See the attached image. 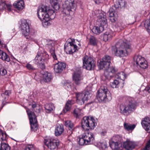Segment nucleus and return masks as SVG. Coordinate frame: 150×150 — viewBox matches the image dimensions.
Here are the masks:
<instances>
[{
    "label": "nucleus",
    "mask_w": 150,
    "mask_h": 150,
    "mask_svg": "<svg viewBox=\"0 0 150 150\" xmlns=\"http://www.w3.org/2000/svg\"><path fill=\"white\" fill-rule=\"evenodd\" d=\"M131 46L129 42L120 40L112 48V51L115 55L119 57L125 56L130 50Z\"/></svg>",
    "instance_id": "obj_1"
},
{
    "label": "nucleus",
    "mask_w": 150,
    "mask_h": 150,
    "mask_svg": "<svg viewBox=\"0 0 150 150\" xmlns=\"http://www.w3.org/2000/svg\"><path fill=\"white\" fill-rule=\"evenodd\" d=\"M111 57L108 55L105 56L101 61H100L98 67L100 69L105 70L104 73V76L107 79H110L112 77L115 73L114 67L110 68L111 64Z\"/></svg>",
    "instance_id": "obj_2"
},
{
    "label": "nucleus",
    "mask_w": 150,
    "mask_h": 150,
    "mask_svg": "<svg viewBox=\"0 0 150 150\" xmlns=\"http://www.w3.org/2000/svg\"><path fill=\"white\" fill-rule=\"evenodd\" d=\"M37 14L40 19L45 18H50L51 19H54L56 14L54 10L49 8V7L45 6H42L39 7L37 11Z\"/></svg>",
    "instance_id": "obj_3"
},
{
    "label": "nucleus",
    "mask_w": 150,
    "mask_h": 150,
    "mask_svg": "<svg viewBox=\"0 0 150 150\" xmlns=\"http://www.w3.org/2000/svg\"><path fill=\"white\" fill-rule=\"evenodd\" d=\"M97 97L98 100L100 101H107L111 99L110 92L105 86H101L98 91Z\"/></svg>",
    "instance_id": "obj_4"
},
{
    "label": "nucleus",
    "mask_w": 150,
    "mask_h": 150,
    "mask_svg": "<svg viewBox=\"0 0 150 150\" xmlns=\"http://www.w3.org/2000/svg\"><path fill=\"white\" fill-rule=\"evenodd\" d=\"M128 105L125 106L123 105L120 106V110L121 113L124 115H128L133 112L136 108V104L134 100L130 98L128 100Z\"/></svg>",
    "instance_id": "obj_5"
},
{
    "label": "nucleus",
    "mask_w": 150,
    "mask_h": 150,
    "mask_svg": "<svg viewBox=\"0 0 150 150\" xmlns=\"http://www.w3.org/2000/svg\"><path fill=\"white\" fill-rule=\"evenodd\" d=\"M63 13L69 15L74 12L76 9V5L74 0H66L62 5Z\"/></svg>",
    "instance_id": "obj_6"
},
{
    "label": "nucleus",
    "mask_w": 150,
    "mask_h": 150,
    "mask_svg": "<svg viewBox=\"0 0 150 150\" xmlns=\"http://www.w3.org/2000/svg\"><path fill=\"white\" fill-rule=\"evenodd\" d=\"M122 137L119 135L114 136L110 141L109 144L110 147L113 150H121L122 149L121 141Z\"/></svg>",
    "instance_id": "obj_7"
},
{
    "label": "nucleus",
    "mask_w": 150,
    "mask_h": 150,
    "mask_svg": "<svg viewBox=\"0 0 150 150\" xmlns=\"http://www.w3.org/2000/svg\"><path fill=\"white\" fill-rule=\"evenodd\" d=\"M94 120L93 117L90 119L88 117H83L81 120L82 127L86 130L93 129L96 125Z\"/></svg>",
    "instance_id": "obj_8"
},
{
    "label": "nucleus",
    "mask_w": 150,
    "mask_h": 150,
    "mask_svg": "<svg viewBox=\"0 0 150 150\" xmlns=\"http://www.w3.org/2000/svg\"><path fill=\"white\" fill-rule=\"evenodd\" d=\"M26 112L29 118L31 130L32 131L35 132L38 129L36 117L35 116V113L31 111L29 108L27 109Z\"/></svg>",
    "instance_id": "obj_9"
},
{
    "label": "nucleus",
    "mask_w": 150,
    "mask_h": 150,
    "mask_svg": "<svg viewBox=\"0 0 150 150\" xmlns=\"http://www.w3.org/2000/svg\"><path fill=\"white\" fill-rule=\"evenodd\" d=\"M83 67L88 70H91L95 67V62L91 57L85 56L83 58Z\"/></svg>",
    "instance_id": "obj_10"
},
{
    "label": "nucleus",
    "mask_w": 150,
    "mask_h": 150,
    "mask_svg": "<svg viewBox=\"0 0 150 150\" xmlns=\"http://www.w3.org/2000/svg\"><path fill=\"white\" fill-rule=\"evenodd\" d=\"M22 34L25 36L27 39L32 40L31 35L30 34V30L29 25L26 21H23L21 25Z\"/></svg>",
    "instance_id": "obj_11"
},
{
    "label": "nucleus",
    "mask_w": 150,
    "mask_h": 150,
    "mask_svg": "<svg viewBox=\"0 0 150 150\" xmlns=\"http://www.w3.org/2000/svg\"><path fill=\"white\" fill-rule=\"evenodd\" d=\"M44 142L45 145L51 150L55 149L59 145V141L53 139H45Z\"/></svg>",
    "instance_id": "obj_12"
},
{
    "label": "nucleus",
    "mask_w": 150,
    "mask_h": 150,
    "mask_svg": "<svg viewBox=\"0 0 150 150\" xmlns=\"http://www.w3.org/2000/svg\"><path fill=\"white\" fill-rule=\"evenodd\" d=\"M83 79L81 70L78 69L73 75V80L76 85H79L82 83Z\"/></svg>",
    "instance_id": "obj_13"
},
{
    "label": "nucleus",
    "mask_w": 150,
    "mask_h": 150,
    "mask_svg": "<svg viewBox=\"0 0 150 150\" xmlns=\"http://www.w3.org/2000/svg\"><path fill=\"white\" fill-rule=\"evenodd\" d=\"M77 46L73 44L72 42H66L64 45V49L67 54H72L77 50Z\"/></svg>",
    "instance_id": "obj_14"
},
{
    "label": "nucleus",
    "mask_w": 150,
    "mask_h": 150,
    "mask_svg": "<svg viewBox=\"0 0 150 150\" xmlns=\"http://www.w3.org/2000/svg\"><path fill=\"white\" fill-rule=\"evenodd\" d=\"M97 22L100 25L107 27V21L106 18V14L105 13H101L97 16Z\"/></svg>",
    "instance_id": "obj_15"
},
{
    "label": "nucleus",
    "mask_w": 150,
    "mask_h": 150,
    "mask_svg": "<svg viewBox=\"0 0 150 150\" xmlns=\"http://www.w3.org/2000/svg\"><path fill=\"white\" fill-rule=\"evenodd\" d=\"M83 137L86 142V145L92 143L94 139L93 134L90 132L84 133L83 135Z\"/></svg>",
    "instance_id": "obj_16"
},
{
    "label": "nucleus",
    "mask_w": 150,
    "mask_h": 150,
    "mask_svg": "<svg viewBox=\"0 0 150 150\" xmlns=\"http://www.w3.org/2000/svg\"><path fill=\"white\" fill-rule=\"evenodd\" d=\"M88 92L85 93H76V101L77 102H80L81 103H84V101L88 99L89 98L88 95Z\"/></svg>",
    "instance_id": "obj_17"
},
{
    "label": "nucleus",
    "mask_w": 150,
    "mask_h": 150,
    "mask_svg": "<svg viewBox=\"0 0 150 150\" xmlns=\"http://www.w3.org/2000/svg\"><path fill=\"white\" fill-rule=\"evenodd\" d=\"M64 125L66 127H68L69 130L67 132V135L69 136H71L75 129L74 124L71 121L67 120L65 122Z\"/></svg>",
    "instance_id": "obj_18"
},
{
    "label": "nucleus",
    "mask_w": 150,
    "mask_h": 150,
    "mask_svg": "<svg viewBox=\"0 0 150 150\" xmlns=\"http://www.w3.org/2000/svg\"><path fill=\"white\" fill-rule=\"evenodd\" d=\"M123 145L124 148L126 150H132L137 146L135 142L129 140H127L124 142Z\"/></svg>",
    "instance_id": "obj_19"
},
{
    "label": "nucleus",
    "mask_w": 150,
    "mask_h": 150,
    "mask_svg": "<svg viewBox=\"0 0 150 150\" xmlns=\"http://www.w3.org/2000/svg\"><path fill=\"white\" fill-rule=\"evenodd\" d=\"M66 65L65 63L61 62L56 64L54 66V71L56 73H59L62 72L65 69Z\"/></svg>",
    "instance_id": "obj_20"
},
{
    "label": "nucleus",
    "mask_w": 150,
    "mask_h": 150,
    "mask_svg": "<svg viewBox=\"0 0 150 150\" xmlns=\"http://www.w3.org/2000/svg\"><path fill=\"white\" fill-rule=\"evenodd\" d=\"M40 76L42 78V80L45 82H48L52 78L51 74L47 71L44 72L43 70L41 71Z\"/></svg>",
    "instance_id": "obj_21"
},
{
    "label": "nucleus",
    "mask_w": 150,
    "mask_h": 150,
    "mask_svg": "<svg viewBox=\"0 0 150 150\" xmlns=\"http://www.w3.org/2000/svg\"><path fill=\"white\" fill-rule=\"evenodd\" d=\"M64 131L63 125L62 124H57L55 128V135L56 136H60Z\"/></svg>",
    "instance_id": "obj_22"
},
{
    "label": "nucleus",
    "mask_w": 150,
    "mask_h": 150,
    "mask_svg": "<svg viewBox=\"0 0 150 150\" xmlns=\"http://www.w3.org/2000/svg\"><path fill=\"white\" fill-rule=\"evenodd\" d=\"M104 27L100 25L99 26H95L92 30V32L95 34L98 35L104 30Z\"/></svg>",
    "instance_id": "obj_23"
},
{
    "label": "nucleus",
    "mask_w": 150,
    "mask_h": 150,
    "mask_svg": "<svg viewBox=\"0 0 150 150\" xmlns=\"http://www.w3.org/2000/svg\"><path fill=\"white\" fill-rule=\"evenodd\" d=\"M73 103L72 101L71 100H69L67 101L65 107L63 109L62 112L65 113L68 112L69 111L71 110V105Z\"/></svg>",
    "instance_id": "obj_24"
},
{
    "label": "nucleus",
    "mask_w": 150,
    "mask_h": 150,
    "mask_svg": "<svg viewBox=\"0 0 150 150\" xmlns=\"http://www.w3.org/2000/svg\"><path fill=\"white\" fill-rule=\"evenodd\" d=\"M11 5L9 4H7L5 1H0V10H1L6 8V7L8 10L10 11L11 10Z\"/></svg>",
    "instance_id": "obj_25"
},
{
    "label": "nucleus",
    "mask_w": 150,
    "mask_h": 150,
    "mask_svg": "<svg viewBox=\"0 0 150 150\" xmlns=\"http://www.w3.org/2000/svg\"><path fill=\"white\" fill-rule=\"evenodd\" d=\"M13 6L19 10L22 9L24 7V3L23 0H18L16 3H14Z\"/></svg>",
    "instance_id": "obj_26"
},
{
    "label": "nucleus",
    "mask_w": 150,
    "mask_h": 150,
    "mask_svg": "<svg viewBox=\"0 0 150 150\" xmlns=\"http://www.w3.org/2000/svg\"><path fill=\"white\" fill-rule=\"evenodd\" d=\"M0 58L7 62L10 61V59L7 54L1 50H0Z\"/></svg>",
    "instance_id": "obj_27"
},
{
    "label": "nucleus",
    "mask_w": 150,
    "mask_h": 150,
    "mask_svg": "<svg viewBox=\"0 0 150 150\" xmlns=\"http://www.w3.org/2000/svg\"><path fill=\"white\" fill-rule=\"evenodd\" d=\"M45 108L46 112L47 113H49L53 110L54 109V107L53 104L48 103L45 105Z\"/></svg>",
    "instance_id": "obj_28"
},
{
    "label": "nucleus",
    "mask_w": 150,
    "mask_h": 150,
    "mask_svg": "<svg viewBox=\"0 0 150 150\" xmlns=\"http://www.w3.org/2000/svg\"><path fill=\"white\" fill-rule=\"evenodd\" d=\"M50 4L53 8L56 10H57L59 8V6L58 4L59 0H50Z\"/></svg>",
    "instance_id": "obj_29"
},
{
    "label": "nucleus",
    "mask_w": 150,
    "mask_h": 150,
    "mask_svg": "<svg viewBox=\"0 0 150 150\" xmlns=\"http://www.w3.org/2000/svg\"><path fill=\"white\" fill-rule=\"evenodd\" d=\"M43 54L40 52H38L37 55L35 58L34 60L37 64H39L41 62H43L45 58L42 57V56Z\"/></svg>",
    "instance_id": "obj_30"
},
{
    "label": "nucleus",
    "mask_w": 150,
    "mask_h": 150,
    "mask_svg": "<svg viewBox=\"0 0 150 150\" xmlns=\"http://www.w3.org/2000/svg\"><path fill=\"white\" fill-rule=\"evenodd\" d=\"M126 4V3L124 1L119 0L116 4H115V6L116 8L120 9L122 7H125Z\"/></svg>",
    "instance_id": "obj_31"
},
{
    "label": "nucleus",
    "mask_w": 150,
    "mask_h": 150,
    "mask_svg": "<svg viewBox=\"0 0 150 150\" xmlns=\"http://www.w3.org/2000/svg\"><path fill=\"white\" fill-rule=\"evenodd\" d=\"M124 126L125 128L127 130H133L135 127L134 124L131 125L129 123H125L124 124Z\"/></svg>",
    "instance_id": "obj_32"
},
{
    "label": "nucleus",
    "mask_w": 150,
    "mask_h": 150,
    "mask_svg": "<svg viewBox=\"0 0 150 150\" xmlns=\"http://www.w3.org/2000/svg\"><path fill=\"white\" fill-rule=\"evenodd\" d=\"M112 36L111 33L109 32H106L104 35H103V39L104 41L106 42L108 40H110Z\"/></svg>",
    "instance_id": "obj_33"
},
{
    "label": "nucleus",
    "mask_w": 150,
    "mask_h": 150,
    "mask_svg": "<svg viewBox=\"0 0 150 150\" xmlns=\"http://www.w3.org/2000/svg\"><path fill=\"white\" fill-rule=\"evenodd\" d=\"M10 147L6 143L2 142L1 144L0 150H10Z\"/></svg>",
    "instance_id": "obj_34"
},
{
    "label": "nucleus",
    "mask_w": 150,
    "mask_h": 150,
    "mask_svg": "<svg viewBox=\"0 0 150 150\" xmlns=\"http://www.w3.org/2000/svg\"><path fill=\"white\" fill-rule=\"evenodd\" d=\"M120 84L119 80H115L111 84V86L113 88H118Z\"/></svg>",
    "instance_id": "obj_35"
},
{
    "label": "nucleus",
    "mask_w": 150,
    "mask_h": 150,
    "mask_svg": "<svg viewBox=\"0 0 150 150\" xmlns=\"http://www.w3.org/2000/svg\"><path fill=\"white\" fill-rule=\"evenodd\" d=\"M77 140L79 145H83L84 144L86 145V142L84 140L83 137V135L80 136L77 139Z\"/></svg>",
    "instance_id": "obj_36"
},
{
    "label": "nucleus",
    "mask_w": 150,
    "mask_h": 150,
    "mask_svg": "<svg viewBox=\"0 0 150 150\" xmlns=\"http://www.w3.org/2000/svg\"><path fill=\"white\" fill-rule=\"evenodd\" d=\"M31 105L33 110L36 112H40V108L37 107V104L35 102H33L32 103Z\"/></svg>",
    "instance_id": "obj_37"
},
{
    "label": "nucleus",
    "mask_w": 150,
    "mask_h": 150,
    "mask_svg": "<svg viewBox=\"0 0 150 150\" xmlns=\"http://www.w3.org/2000/svg\"><path fill=\"white\" fill-rule=\"evenodd\" d=\"M141 124L143 126L146 125H150V119L149 117H145L142 120L141 122Z\"/></svg>",
    "instance_id": "obj_38"
},
{
    "label": "nucleus",
    "mask_w": 150,
    "mask_h": 150,
    "mask_svg": "<svg viewBox=\"0 0 150 150\" xmlns=\"http://www.w3.org/2000/svg\"><path fill=\"white\" fill-rule=\"evenodd\" d=\"M90 44L93 46H95L97 45L96 40L93 36H91L90 38Z\"/></svg>",
    "instance_id": "obj_39"
},
{
    "label": "nucleus",
    "mask_w": 150,
    "mask_h": 150,
    "mask_svg": "<svg viewBox=\"0 0 150 150\" xmlns=\"http://www.w3.org/2000/svg\"><path fill=\"white\" fill-rule=\"evenodd\" d=\"M143 57L140 55L136 56L134 58V64H138L139 62L142 59Z\"/></svg>",
    "instance_id": "obj_40"
},
{
    "label": "nucleus",
    "mask_w": 150,
    "mask_h": 150,
    "mask_svg": "<svg viewBox=\"0 0 150 150\" xmlns=\"http://www.w3.org/2000/svg\"><path fill=\"white\" fill-rule=\"evenodd\" d=\"M6 134L2 130L0 132V139L2 141H5L6 139Z\"/></svg>",
    "instance_id": "obj_41"
},
{
    "label": "nucleus",
    "mask_w": 150,
    "mask_h": 150,
    "mask_svg": "<svg viewBox=\"0 0 150 150\" xmlns=\"http://www.w3.org/2000/svg\"><path fill=\"white\" fill-rule=\"evenodd\" d=\"M81 110L79 108H75L74 110V114L75 116L77 117L81 115Z\"/></svg>",
    "instance_id": "obj_42"
},
{
    "label": "nucleus",
    "mask_w": 150,
    "mask_h": 150,
    "mask_svg": "<svg viewBox=\"0 0 150 150\" xmlns=\"http://www.w3.org/2000/svg\"><path fill=\"white\" fill-rule=\"evenodd\" d=\"M145 27L148 30V32H150V19L148 21H145Z\"/></svg>",
    "instance_id": "obj_43"
},
{
    "label": "nucleus",
    "mask_w": 150,
    "mask_h": 150,
    "mask_svg": "<svg viewBox=\"0 0 150 150\" xmlns=\"http://www.w3.org/2000/svg\"><path fill=\"white\" fill-rule=\"evenodd\" d=\"M40 20L43 21V23L44 25H50V23L49 22V18H48V19L46 18H45L44 19H40Z\"/></svg>",
    "instance_id": "obj_44"
},
{
    "label": "nucleus",
    "mask_w": 150,
    "mask_h": 150,
    "mask_svg": "<svg viewBox=\"0 0 150 150\" xmlns=\"http://www.w3.org/2000/svg\"><path fill=\"white\" fill-rule=\"evenodd\" d=\"M139 66L143 69H145L148 67L147 62L146 61H145L144 62H143Z\"/></svg>",
    "instance_id": "obj_45"
},
{
    "label": "nucleus",
    "mask_w": 150,
    "mask_h": 150,
    "mask_svg": "<svg viewBox=\"0 0 150 150\" xmlns=\"http://www.w3.org/2000/svg\"><path fill=\"white\" fill-rule=\"evenodd\" d=\"M24 150H35V149L33 145H30L25 146Z\"/></svg>",
    "instance_id": "obj_46"
},
{
    "label": "nucleus",
    "mask_w": 150,
    "mask_h": 150,
    "mask_svg": "<svg viewBox=\"0 0 150 150\" xmlns=\"http://www.w3.org/2000/svg\"><path fill=\"white\" fill-rule=\"evenodd\" d=\"M149 124L146 125L142 126L148 133H150V124Z\"/></svg>",
    "instance_id": "obj_47"
},
{
    "label": "nucleus",
    "mask_w": 150,
    "mask_h": 150,
    "mask_svg": "<svg viewBox=\"0 0 150 150\" xmlns=\"http://www.w3.org/2000/svg\"><path fill=\"white\" fill-rule=\"evenodd\" d=\"M27 68L30 70H33L35 69V68L31 64H28L26 65Z\"/></svg>",
    "instance_id": "obj_48"
},
{
    "label": "nucleus",
    "mask_w": 150,
    "mask_h": 150,
    "mask_svg": "<svg viewBox=\"0 0 150 150\" xmlns=\"http://www.w3.org/2000/svg\"><path fill=\"white\" fill-rule=\"evenodd\" d=\"M50 52L51 54V55L54 59H57L56 55L55 54L54 51V49L51 50H50Z\"/></svg>",
    "instance_id": "obj_49"
},
{
    "label": "nucleus",
    "mask_w": 150,
    "mask_h": 150,
    "mask_svg": "<svg viewBox=\"0 0 150 150\" xmlns=\"http://www.w3.org/2000/svg\"><path fill=\"white\" fill-rule=\"evenodd\" d=\"M43 62H41L40 63H39V66L40 68L41 69L43 70L45 68V66L44 64L43 63Z\"/></svg>",
    "instance_id": "obj_50"
},
{
    "label": "nucleus",
    "mask_w": 150,
    "mask_h": 150,
    "mask_svg": "<svg viewBox=\"0 0 150 150\" xmlns=\"http://www.w3.org/2000/svg\"><path fill=\"white\" fill-rule=\"evenodd\" d=\"M115 12L113 11H109L108 12V13L110 17V18L112 17L115 16Z\"/></svg>",
    "instance_id": "obj_51"
},
{
    "label": "nucleus",
    "mask_w": 150,
    "mask_h": 150,
    "mask_svg": "<svg viewBox=\"0 0 150 150\" xmlns=\"http://www.w3.org/2000/svg\"><path fill=\"white\" fill-rule=\"evenodd\" d=\"M110 19L112 22L114 23L117 20V18L115 16H114L110 17Z\"/></svg>",
    "instance_id": "obj_52"
},
{
    "label": "nucleus",
    "mask_w": 150,
    "mask_h": 150,
    "mask_svg": "<svg viewBox=\"0 0 150 150\" xmlns=\"http://www.w3.org/2000/svg\"><path fill=\"white\" fill-rule=\"evenodd\" d=\"M64 86H65V88H71V86L70 84L68 83H65Z\"/></svg>",
    "instance_id": "obj_53"
},
{
    "label": "nucleus",
    "mask_w": 150,
    "mask_h": 150,
    "mask_svg": "<svg viewBox=\"0 0 150 150\" xmlns=\"http://www.w3.org/2000/svg\"><path fill=\"white\" fill-rule=\"evenodd\" d=\"M145 61V59L143 57L142 58V59L141 60H140V61L138 63V64H136L137 67L139 66L143 62H144Z\"/></svg>",
    "instance_id": "obj_54"
},
{
    "label": "nucleus",
    "mask_w": 150,
    "mask_h": 150,
    "mask_svg": "<svg viewBox=\"0 0 150 150\" xmlns=\"http://www.w3.org/2000/svg\"><path fill=\"white\" fill-rule=\"evenodd\" d=\"M6 70L4 68V69H3L2 70V72H1V75L2 76H4L6 74Z\"/></svg>",
    "instance_id": "obj_55"
},
{
    "label": "nucleus",
    "mask_w": 150,
    "mask_h": 150,
    "mask_svg": "<svg viewBox=\"0 0 150 150\" xmlns=\"http://www.w3.org/2000/svg\"><path fill=\"white\" fill-rule=\"evenodd\" d=\"M11 92L10 91H5L4 93L5 95L8 98L9 95L11 93Z\"/></svg>",
    "instance_id": "obj_56"
},
{
    "label": "nucleus",
    "mask_w": 150,
    "mask_h": 150,
    "mask_svg": "<svg viewBox=\"0 0 150 150\" xmlns=\"http://www.w3.org/2000/svg\"><path fill=\"white\" fill-rule=\"evenodd\" d=\"M150 146V140H149L147 142L146 145L145 146L146 148H149V147Z\"/></svg>",
    "instance_id": "obj_57"
},
{
    "label": "nucleus",
    "mask_w": 150,
    "mask_h": 150,
    "mask_svg": "<svg viewBox=\"0 0 150 150\" xmlns=\"http://www.w3.org/2000/svg\"><path fill=\"white\" fill-rule=\"evenodd\" d=\"M1 96L2 97L4 98L5 100H6L8 98V97L5 95L4 93H3L1 94Z\"/></svg>",
    "instance_id": "obj_58"
},
{
    "label": "nucleus",
    "mask_w": 150,
    "mask_h": 150,
    "mask_svg": "<svg viewBox=\"0 0 150 150\" xmlns=\"http://www.w3.org/2000/svg\"><path fill=\"white\" fill-rule=\"evenodd\" d=\"M101 146L103 148L107 147V145L105 143H103L101 144Z\"/></svg>",
    "instance_id": "obj_59"
},
{
    "label": "nucleus",
    "mask_w": 150,
    "mask_h": 150,
    "mask_svg": "<svg viewBox=\"0 0 150 150\" xmlns=\"http://www.w3.org/2000/svg\"><path fill=\"white\" fill-rule=\"evenodd\" d=\"M122 74H119V78L120 79H122V77H121V75H123V72H122Z\"/></svg>",
    "instance_id": "obj_60"
},
{
    "label": "nucleus",
    "mask_w": 150,
    "mask_h": 150,
    "mask_svg": "<svg viewBox=\"0 0 150 150\" xmlns=\"http://www.w3.org/2000/svg\"><path fill=\"white\" fill-rule=\"evenodd\" d=\"M101 0H95V1L96 4H98L99 3L100 1Z\"/></svg>",
    "instance_id": "obj_61"
},
{
    "label": "nucleus",
    "mask_w": 150,
    "mask_h": 150,
    "mask_svg": "<svg viewBox=\"0 0 150 150\" xmlns=\"http://www.w3.org/2000/svg\"><path fill=\"white\" fill-rule=\"evenodd\" d=\"M106 133V132H101V134L102 135L104 136L105 135Z\"/></svg>",
    "instance_id": "obj_62"
},
{
    "label": "nucleus",
    "mask_w": 150,
    "mask_h": 150,
    "mask_svg": "<svg viewBox=\"0 0 150 150\" xmlns=\"http://www.w3.org/2000/svg\"><path fill=\"white\" fill-rule=\"evenodd\" d=\"M142 150H149V148H146L145 147V148L142 149Z\"/></svg>",
    "instance_id": "obj_63"
},
{
    "label": "nucleus",
    "mask_w": 150,
    "mask_h": 150,
    "mask_svg": "<svg viewBox=\"0 0 150 150\" xmlns=\"http://www.w3.org/2000/svg\"><path fill=\"white\" fill-rule=\"evenodd\" d=\"M3 69H4V68H0V74L1 75V72H2V70Z\"/></svg>",
    "instance_id": "obj_64"
}]
</instances>
